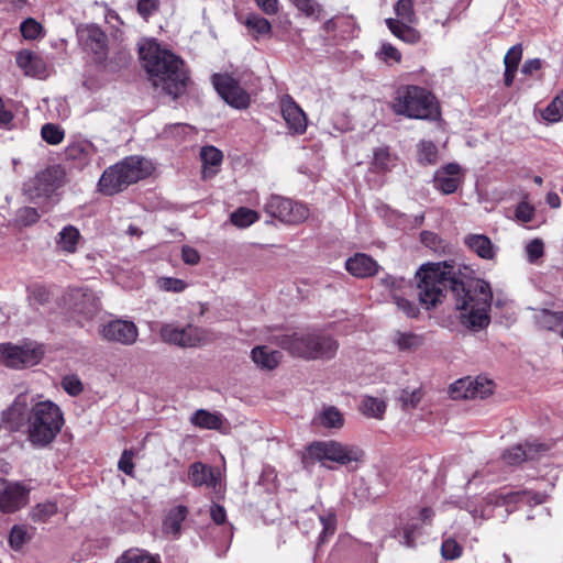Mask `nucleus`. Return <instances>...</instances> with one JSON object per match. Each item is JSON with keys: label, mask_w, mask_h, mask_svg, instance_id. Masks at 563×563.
<instances>
[{"label": "nucleus", "mask_w": 563, "mask_h": 563, "mask_svg": "<svg viewBox=\"0 0 563 563\" xmlns=\"http://www.w3.org/2000/svg\"><path fill=\"white\" fill-rule=\"evenodd\" d=\"M63 426L64 416L56 404L51 400L35 402L25 429L26 439L33 448L45 449L55 441Z\"/></svg>", "instance_id": "nucleus-3"}, {"label": "nucleus", "mask_w": 563, "mask_h": 563, "mask_svg": "<svg viewBox=\"0 0 563 563\" xmlns=\"http://www.w3.org/2000/svg\"><path fill=\"white\" fill-rule=\"evenodd\" d=\"M140 58L155 88H161L173 99L185 93L189 76L179 56L156 41H147L140 47Z\"/></svg>", "instance_id": "nucleus-2"}, {"label": "nucleus", "mask_w": 563, "mask_h": 563, "mask_svg": "<svg viewBox=\"0 0 563 563\" xmlns=\"http://www.w3.org/2000/svg\"><path fill=\"white\" fill-rule=\"evenodd\" d=\"M319 422L324 428L340 429L344 424V418L341 411L333 406L323 408L319 413Z\"/></svg>", "instance_id": "nucleus-33"}, {"label": "nucleus", "mask_w": 563, "mask_h": 563, "mask_svg": "<svg viewBox=\"0 0 563 563\" xmlns=\"http://www.w3.org/2000/svg\"><path fill=\"white\" fill-rule=\"evenodd\" d=\"M537 323L540 328L553 330L561 325L563 322V314L561 312H553L550 310H541L537 316Z\"/></svg>", "instance_id": "nucleus-39"}, {"label": "nucleus", "mask_w": 563, "mask_h": 563, "mask_svg": "<svg viewBox=\"0 0 563 563\" xmlns=\"http://www.w3.org/2000/svg\"><path fill=\"white\" fill-rule=\"evenodd\" d=\"M265 211L286 224H299L309 217V208L282 196H272L265 203Z\"/></svg>", "instance_id": "nucleus-9"}, {"label": "nucleus", "mask_w": 563, "mask_h": 563, "mask_svg": "<svg viewBox=\"0 0 563 563\" xmlns=\"http://www.w3.org/2000/svg\"><path fill=\"white\" fill-rule=\"evenodd\" d=\"M419 162L421 164H434L438 159V147L431 141H422L419 144Z\"/></svg>", "instance_id": "nucleus-46"}, {"label": "nucleus", "mask_w": 563, "mask_h": 563, "mask_svg": "<svg viewBox=\"0 0 563 563\" xmlns=\"http://www.w3.org/2000/svg\"><path fill=\"white\" fill-rule=\"evenodd\" d=\"M159 288L165 291L181 292L186 289L187 284L179 278L164 277L158 280Z\"/></svg>", "instance_id": "nucleus-58"}, {"label": "nucleus", "mask_w": 563, "mask_h": 563, "mask_svg": "<svg viewBox=\"0 0 563 563\" xmlns=\"http://www.w3.org/2000/svg\"><path fill=\"white\" fill-rule=\"evenodd\" d=\"M396 20L404 23L416 24L418 18L415 12V0H398L394 7Z\"/></svg>", "instance_id": "nucleus-35"}, {"label": "nucleus", "mask_w": 563, "mask_h": 563, "mask_svg": "<svg viewBox=\"0 0 563 563\" xmlns=\"http://www.w3.org/2000/svg\"><path fill=\"white\" fill-rule=\"evenodd\" d=\"M360 409L367 417L382 419L386 410V404L384 400L375 397H364Z\"/></svg>", "instance_id": "nucleus-36"}, {"label": "nucleus", "mask_w": 563, "mask_h": 563, "mask_svg": "<svg viewBox=\"0 0 563 563\" xmlns=\"http://www.w3.org/2000/svg\"><path fill=\"white\" fill-rule=\"evenodd\" d=\"M79 240V230L76 227L69 224L64 227L58 233L56 238V245L62 252L71 254L76 252Z\"/></svg>", "instance_id": "nucleus-28"}, {"label": "nucleus", "mask_w": 563, "mask_h": 563, "mask_svg": "<svg viewBox=\"0 0 563 563\" xmlns=\"http://www.w3.org/2000/svg\"><path fill=\"white\" fill-rule=\"evenodd\" d=\"M386 25L396 37L407 44H417L421 40L420 32L412 24L389 18L386 19Z\"/></svg>", "instance_id": "nucleus-24"}, {"label": "nucleus", "mask_w": 563, "mask_h": 563, "mask_svg": "<svg viewBox=\"0 0 563 563\" xmlns=\"http://www.w3.org/2000/svg\"><path fill=\"white\" fill-rule=\"evenodd\" d=\"M181 260L188 265H197L200 262V254L196 249L185 245L181 249Z\"/></svg>", "instance_id": "nucleus-63"}, {"label": "nucleus", "mask_w": 563, "mask_h": 563, "mask_svg": "<svg viewBox=\"0 0 563 563\" xmlns=\"http://www.w3.org/2000/svg\"><path fill=\"white\" fill-rule=\"evenodd\" d=\"M464 173L457 163H449L435 170L433 187L443 195L454 194L463 184Z\"/></svg>", "instance_id": "nucleus-18"}, {"label": "nucleus", "mask_w": 563, "mask_h": 563, "mask_svg": "<svg viewBox=\"0 0 563 563\" xmlns=\"http://www.w3.org/2000/svg\"><path fill=\"white\" fill-rule=\"evenodd\" d=\"M41 218L40 212L33 207L20 208L16 212V221L24 227L35 224Z\"/></svg>", "instance_id": "nucleus-50"}, {"label": "nucleus", "mask_w": 563, "mask_h": 563, "mask_svg": "<svg viewBox=\"0 0 563 563\" xmlns=\"http://www.w3.org/2000/svg\"><path fill=\"white\" fill-rule=\"evenodd\" d=\"M494 383L484 377H477L474 379L473 387L471 388L474 393V399H483L493 394Z\"/></svg>", "instance_id": "nucleus-51"}, {"label": "nucleus", "mask_w": 563, "mask_h": 563, "mask_svg": "<svg viewBox=\"0 0 563 563\" xmlns=\"http://www.w3.org/2000/svg\"><path fill=\"white\" fill-rule=\"evenodd\" d=\"M118 466H119L120 471H122L123 473H125L128 475H131L134 470L133 452L129 451V450L123 451V453L119 460Z\"/></svg>", "instance_id": "nucleus-62"}, {"label": "nucleus", "mask_w": 563, "mask_h": 563, "mask_svg": "<svg viewBox=\"0 0 563 563\" xmlns=\"http://www.w3.org/2000/svg\"><path fill=\"white\" fill-rule=\"evenodd\" d=\"M159 334L164 342L181 347L196 346L203 339L201 329L191 324L180 328L173 323H166L162 325Z\"/></svg>", "instance_id": "nucleus-14"}, {"label": "nucleus", "mask_w": 563, "mask_h": 563, "mask_svg": "<svg viewBox=\"0 0 563 563\" xmlns=\"http://www.w3.org/2000/svg\"><path fill=\"white\" fill-rule=\"evenodd\" d=\"M454 268L449 262L422 265L416 274L420 302L428 309L435 307L450 288L460 322L473 331L486 328L490 322V285L483 279L459 280Z\"/></svg>", "instance_id": "nucleus-1"}, {"label": "nucleus", "mask_w": 563, "mask_h": 563, "mask_svg": "<svg viewBox=\"0 0 563 563\" xmlns=\"http://www.w3.org/2000/svg\"><path fill=\"white\" fill-rule=\"evenodd\" d=\"M64 390L70 396H78L84 390L81 380L76 375H67L62 380Z\"/></svg>", "instance_id": "nucleus-56"}, {"label": "nucleus", "mask_w": 563, "mask_h": 563, "mask_svg": "<svg viewBox=\"0 0 563 563\" xmlns=\"http://www.w3.org/2000/svg\"><path fill=\"white\" fill-rule=\"evenodd\" d=\"M57 512V505L55 501L38 503L31 512L33 521L44 522Z\"/></svg>", "instance_id": "nucleus-40"}, {"label": "nucleus", "mask_w": 563, "mask_h": 563, "mask_svg": "<svg viewBox=\"0 0 563 563\" xmlns=\"http://www.w3.org/2000/svg\"><path fill=\"white\" fill-rule=\"evenodd\" d=\"M391 110L398 115L418 120H437L440 117L439 104L427 89L408 85L399 87L391 101Z\"/></svg>", "instance_id": "nucleus-6"}, {"label": "nucleus", "mask_w": 563, "mask_h": 563, "mask_svg": "<svg viewBox=\"0 0 563 563\" xmlns=\"http://www.w3.org/2000/svg\"><path fill=\"white\" fill-rule=\"evenodd\" d=\"M95 153V146L88 141L75 142L68 145L65 151L67 159L78 162L79 165L88 164Z\"/></svg>", "instance_id": "nucleus-27"}, {"label": "nucleus", "mask_w": 563, "mask_h": 563, "mask_svg": "<svg viewBox=\"0 0 563 563\" xmlns=\"http://www.w3.org/2000/svg\"><path fill=\"white\" fill-rule=\"evenodd\" d=\"M20 31L24 38L35 40L42 32V25L34 19L29 18L21 23Z\"/></svg>", "instance_id": "nucleus-54"}, {"label": "nucleus", "mask_w": 563, "mask_h": 563, "mask_svg": "<svg viewBox=\"0 0 563 563\" xmlns=\"http://www.w3.org/2000/svg\"><path fill=\"white\" fill-rule=\"evenodd\" d=\"M345 268L353 276L365 278L377 273L378 264L371 256L357 253L346 261Z\"/></svg>", "instance_id": "nucleus-22"}, {"label": "nucleus", "mask_w": 563, "mask_h": 563, "mask_svg": "<svg viewBox=\"0 0 563 563\" xmlns=\"http://www.w3.org/2000/svg\"><path fill=\"white\" fill-rule=\"evenodd\" d=\"M209 512L214 523L222 525L225 522L227 511L221 505L213 503L210 506Z\"/></svg>", "instance_id": "nucleus-64"}, {"label": "nucleus", "mask_w": 563, "mask_h": 563, "mask_svg": "<svg viewBox=\"0 0 563 563\" xmlns=\"http://www.w3.org/2000/svg\"><path fill=\"white\" fill-rule=\"evenodd\" d=\"M34 400L27 394H19L13 402L1 412V426L9 432H20L27 428Z\"/></svg>", "instance_id": "nucleus-10"}, {"label": "nucleus", "mask_w": 563, "mask_h": 563, "mask_svg": "<svg viewBox=\"0 0 563 563\" xmlns=\"http://www.w3.org/2000/svg\"><path fill=\"white\" fill-rule=\"evenodd\" d=\"M41 135L48 144L57 145L63 142L65 133L59 126L53 123H46L41 129Z\"/></svg>", "instance_id": "nucleus-45"}, {"label": "nucleus", "mask_w": 563, "mask_h": 563, "mask_svg": "<svg viewBox=\"0 0 563 563\" xmlns=\"http://www.w3.org/2000/svg\"><path fill=\"white\" fill-rule=\"evenodd\" d=\"M188 479L195 488L205 487L214 492L223 488L221 470L202 462H195L189 466Z\"/></svg>", "instance_id": "nucleus-16"}, {"label": "nucleus", "mask_w": 563, "mask_h": 563, "mask_svg": "<svg viewBox=\"0 0 563 563\" xmlns=\"http://www.w3.org/2000/svg\"><path fill=\"white\" fill-rule=\"evenodd\" d=\"M422 398V393L419 388L409 390H401L399 401L401 404L402 409H410L417 407Z\"/></svg>", "instance_id": "nucleus-53"}, {"label": "nucleus", "mask_w": 563, "mask_h": 563, "mask_svg": "<svg viewBox=\"0 0 563 563\" xmlns=\"http://www.w3.org/2000/svg\"><path fill=\"white\" fill-rule=\"evenodd\" d=\"M536 216V209L533 206L528 203L527 201H521L518 203L515 210L516 219L521 223H528L533 220Z\"/></svg>", "instance_id": "nucleus-55"}, {"label": "nucleus", "mask_w": 563, "mask_h": 563, "mask_svg": "<svg viewBox=\"0 0 563 563\" xmlns=\"http://www.w3.org/2000/svg\"><path fill=\"white\" fill-rule=\"evenodd\" d=\"M276 344L292 356L305 360L332 358L338 350L336 341L320 331L279 335Z\"/></svg>", "instance_id": "nucleus-4"}, {"label": "nucleus", "mask_w": 563, "mask_h": 563, "mask_svg": "<svg viewBox=\"0 0 563 563\" xmlns=\"http://www.w3.org/2000/svg\"><path fill=\"white\" fill-rule=\"evenodd\" d=\"M65 184V172L52 165L36 173L23 185V195L32 202L49 199Z\"/></svg>", "instance_id": "nucleus-8"}, {"label": "nucleus", "mask_w": 563, "mask_h": 563, "mask_svg": "<svg viewBox=\"0 0 563 563\" xmlns=\"http://www.w3.org/2000/svg\"><path fill=\"white\" fill-rule=\"evenodd\" d=\"M397 161V155L388 146L377 147L373 152L371 168L376 173H387L396 166Z\"/></svg>", "instance_id": "nucleus-26"}, {"label": "nucleus", "mask_w": 563, "mask_h": 563, "mask_svg": "<svg viewBox=\"0 0 563 563\" xmlns=\"http://www.w3.org/2000/svg\"><path fill=\"white\" fill-rule=\"evenodd\" d=\"M79 41L84 49L93 54L99 63L106 60L108 52V36L96 25H89L79 33Z\"/></svg>", "instance_id": "nucleus-19"}, {"label": "nucleus", "mask_w": 563, "mask_h": 563, "mask_svg": "<svg viewBox=\"0 0 563 563\" xmlns=\"http://www.w3.org/2000/svg\"><path fill=\"white\" fill-rule=\"evenodd\" d=\"M43 353L42 347L34 343L24 345H13L11 343L0 344V360L8 367L12 368L33 366L40 363Z\"/></svg>", "instance_id": "nucleus-11"}, {"label": "nucleus", "mask_w": 563, "mask_h": 563, "mask_svg": "<svg viewBox=\"0 0 563 563\" xmlns=\"http://www.w3.org/2000/svg\"><path fill=\"white\" fill-rule=\"evenodd\" d=\"M552 444L541 442H526L506 450L501 455V462L508 466H518L526 461H536L549 452Z\"/></svg>", "instance_id": "nucleus-15"}, {"label": "nucleus", "mask_w": 563, "mask_h": 563, "mask_svg": "<svg viewBox=\"0 0 563 563\" xmlns=\"http://www.w3.org/2000/svg\"><path fill=\"white\" fill-rule=\"evenodd\" d=\"M188 515V509L185 506H176L169 510L164 522L163 529L165 533L178 536L181 530V523Z\"/></svg>", "instance_id": "nucleus-29"}, {"label": "nucleus", "mask_w": 563, "mask_h": 563, "mask_svg": "<svg viewBox=\"0 0 563 563\" xmlns=\"http://www.w3.org/2000/svg\"><path fill=\"white\" fill-rule=\"evenodd\" d=\"M161 8L159 0H137L136 12L145 21H147L153 14L157 13Z\"/></svg>", "instance_id": "nucleus-52"}, {"label": "nucleus", "mask_w": 563, "mask_h": 563, "mask_svg": "<svg viewBox=\"0 0 563 563\" xmlns=\"http://www.w3.org/2000/svg\"><path fill=\"white\" fill-rule=\"evenodd\" d=\"M260 214L250 208L240 207L230 214V222L239 228L245 229L258 221Z\"/></svg>", "instance_id": "nucleus-32"}, {"label": "nucleus", "mask_w": 563, "mask_h": 563, "mask_svg": "<svg viewBox=\"0 0 563 563\" xmlns=\"http://www.w3.org/2000/svg\"><path fill=\"white\" fill-rule=\"evenodd\" d=\"M522 58V46L520 44L514 45L506 53L504 58L505 67L518 69V65Z\"/></svg>", "instance_id": "nucleus-59"}, {"label": "nucleus", "mask_w": 563, "mask_h": 563, "mask_svg": "<svg viewBox=\"0 0 563 563\" xmlns=\"http://www.w3.org/2000/svg\"><path fill=\"white\" fill-rule=\"evenodd\" d=\"M393 342L399 351H416L423 344V336L413 332L396 331Z\"/></svg>", "instance_id": "nucleus-31"}, {"label": "nucleus", "mask_w": 563, "mask_h": 563, "mask_svg": "<svg viewBox=\"0 0 563 563\" xmlns=\"http://www.w3.org/2000/svg\"><path fill=\"white\" fill-rule=\"evenodd\" d=\"M212 84L220 97L232 108L243 110L250 107L251 97L240 82L228 74H214Z\"/></svg>", "instance_id": "nucleus-12"}, {"label": "nucleus", "mask_w": 563, "mask_h": 563, "mask_svg": "<svg viewBox=\"0 0 563 563\" xmlns=\"http://www.w3.org/2000/svg\"><path fill=\"white\" fill-rule=\"evenodd\" d=\"M190 422L201 429L218 430L222 426V416L205 409H198L190 417Z\"/></svg>", "instance_id": "nucleus-30"}, {"label": "nucleus", "mask_w": 563, "mask_h": 563, "mask_svg": "<svg viewBox=\"0 0 563 563\" xmlns=\"http://www.w3.org/2000/svg\"><path fill=\"white\" fill-rule=\"evenodd\" d=\"M463 548L454 538H445L441 544V555L445 560H456L462 556Z\"/></svg>", "instance_id": "nucleus-44"}, {"label": "nucleus", "mask_w": 563, "mask_h": 563, "mask_svg": "<svg viewBox=\"0 0 563 563\" xmlns=\"http://www.w3.org/2000/svg\"><path fill=\"white\" fill-rule=\"evenodd\" d=\"M115 563H157L147 552L140 549L125 551Z\"/></svg>", "instance_id": "nucleus-42"}, {"label": "nucleus", "mask_w": 563, "mask_h": 563, "mask_svg": "<svg viewBox=\"0 0 563 563\" xmlns=\"http://www.w3.org/2000/svg\"><path fill=\"white\" fill-rule=\"evenodd\" d=\"M152 170L153 166L147 159L136 155L128 156L104 169L98 183L99 191L113 196L148 177Z\"/></svg>", "instance_id": "nucleus-5"}, {"label": "nucleus", "mask_w": 563, "mask_h": 563, "mask_svg": "<svg viewBox=\"0 0 563 563\" xmlns=\"http://www.w3.org/2000/svg\"><path fill=\"white\" fill-rule=\"evenodd\" d=\"M282 115L292 134H303L307 129V118L302 109L290 96L280 100Z\"/></svg>", "instance_id": "nucleus-20"}, {"label": "nucleus", "mask_w": 563, "mask_h": 563, "mask_svg": "<svg viewBox=\"0 0 563 563\" xmlns=\"http://www.w3.org/2000/svg\"><path fill=\"white\" fill-rule=\"evenodd\" d=\"M320 521L322 523V532L319 536V544L323 543L328 536L334 534L336 530V516L334 512L330 511L325 515H321Z\"/></svg>", "instance_id": "nucleus-49"}, {"label": "nucleus", "mask_w": 563, "mask_h": 563, "mask_svg": "<svg viewBox=\"0 0 563 563\" xmlns=\"http://www.w3.org/2000/svg\"><path fill=\"white\" fill-rule=\"evenodd\" d=\"M253 362L262 369L272 371L282 362L283 354L266 345L255 346L251 352Z\"/></svg>", "instance_id": "nucleus-23"}, {"label": "nucleus", "mask_w": 563, "mask_h": 563, "mask_svg": "<svg viewBox=\"0 0 563 563\" xmlns=\"http://www.w3.org/2000/svg\"><path fill=\"white\" fill-rule=\"evenodd\" d=\"M474 378L464 377L454 382L449 389L452 399H474L472 387Z\"/></svg>", "instance_id": "nucleus-34"}, {"label": "nucleus", "mask_w": 563, "mask_h": 563, "mask_svg": "<svg viewBox=\"0 0 563 563\" xmlns=\"http://www.w3.org/2000/svg\"><path fill=\"white\" fill-rule=\"evenodd\" d=\"M465 245L484 260H492L495 256L494 245L490 239L484 234H468L464 239Z\"/></svg>", "instance_id": "nucleus-25"}, {"label": "nucleus", "mask_w": 563, "mask_h": 563, "mask_svg": "<svg viewBox=\"0 0 563 563\" xmlns=\"http://www.w3.org/2000/svg\"><path fill=\"white\" fill-rule=\"evenodd\" d=\"M201 161L205 169L207 166H218L221 164L223 155L222 152L216 148L214 146H205L200 153ZM206 174V170L203 172Z\"/></svg>", "instance_id": "nucleus-48"}, {"label": "nucleus", "mask_w": 563, "mask_h": 563, "mask_svg": "<svg viewBox=\"0 0 563 563\" xmlns=\"http://www.w3.org/2000/svg\"><path fill=\"white\" fill-rule=\"evenodd\" d=\"M30 540L31 536L29 534L27 528L25 526L12 527L9 534V544L13 550H21L23 545Z\"/></svg>", "instance_id": "nucleus-43"}, {"label": "nucleus", "mask_w": 563, "mask_h": 563, "mask_svg": "<svg viewBox=\"0 0 563 563\" xmlns=\"http://www.w3.org/2000/svg\"><path fill=\"white\" fill-rule=\"evenodd\" d=\"M543 120L554 123L562 119L563 117V90L560 91L555 98L547 106V108L542 111Z\"/></svg>", "instance_id": "nucleus-37"}, {"label": "nucleus", "mask_w": 563, "mask_h": 563, "mask_svg": "<svg viewBox=\"0 0 563 563\" xmlns=\"http://www.w3.org/2000/svg\"><path fill=\"white\" fill-rule=\"evenodd\" d=\"M69 310L82 320H91L100 311L99 297L88 288H73L66 296Z\"/></svg>", "instance_id": "nucleus-13"}, {"label": "nucleus", "mask_w": 563, "mask_h": 563, "mask_svg": "<svg viewBox=\"0 0 563 563\" xmlns=\"http://www.w3.org/2000/svg\"><path fill=\"white\" fill-rule=\"evenodd\" d=\"M244 24L250 31L254 32L256 36L266 35L272 32V25L268 20L255 13L249 14Z\"/></svg>", "instance_id": "nucleus-38"}, {"label": "nucleus", "mask_w": 563, "mask_h": 563, "mask_svg": "<svg viewBox=\"0 0 563 563\" xmlns=\"http://www.w3.org/2000/svg\"><path fill=\"white\" fill-rule=\"evenodd\" d=\"M377 55L385 63H399L401 60V53L390 43H383Z\"/></svg>", "instance_id": "nucleus-57"}, {"label": "nucleus", "mask_w": 563, "mask_h": 563, "mask_svg": "<svg viewBox=\"0 0 563 563\" xmlns=\"http://www.w3.org/2000/svg\"><path fill=\"white\" fill-rule=\"evenodd\" d=\"M100 334L108 342L132 345L137 340L139 329L133 321L115 319L103 324Z\"/></svg>", "instance_id": "nucleus-17"}, {"label": "nucleus", "mask_w": 563, "mask_h": 563, "mask_svg": "<svg viewBox=\"0 0 563 563\" xmlns=\"http://www.w3.org/2000/svg\"><path fill=\"white\" fill-rule=\"evenodd\" d=\"M291 3L305 15L320 19L322 7L316 0H290Z\"/></svg>", "instance_id": "nucleus-47"}, {"label": "nucleus", "mask_w": 563, "mask_h": 563, "mask_svg": "<svg viewBox=\"0 0 563 563\" xmlns=\"http://www.w3.org/2000/svg\"><path fill=\"white\" fill-rule=\"evenodd\" d=\"M394 300L398 309L401 310L407 317L416 318L419 314V309L415 302L396 295H394Z\"/></svg>", "instance_id": "nucleus-60"}, {"label": "nucleus", "mask_w": 563, "mask_h": 563, "mask_svg": "<svg viewBox=\"0 0 563 563\" xmlns=\"http://www.w3.org/2000/svg\"><path fill=\"white\" fill-rule=\"evenodd\" d=\"M526 252L529 262H536L538 258H540L544 253V245L543 242L539 239L532 240L527 246Z\"/></svg>", "instance_id": "nucleus-61"}, {"label": "nucleus", "mask_w": 563, "mask_h": 563, "mask_svg": "<svg viewBox=\"0 0 563 563\" xmlns=\"http://www.w3.org/2000/svg\"><path fill=\"white\" fill-rule=\"evenodd\" d=\"M26 495H0V511L11 514L25 505Z\"/></svg>", "instance_id": "nucleus-41"}, {"label": "nucleus", "mask_w": 563, "mask_h": 563, "mask_svg": "<svg viewBox=\"0 0 563 563\" xmlns=\"http://www.w3.org/2000/svg\"><path fill=\"white\" fill-rule=\"evenodd\" d=\"M15 62L26 76H42L46 71L44 59L38 54L29 49L18 52Z\"/></svg>", "instance_id": "nucleus-21"}, {"label": "nucleus", "mask_w": 563, "mask_h": 563, "mask_svg": "<svg viewBox=\"0 0 563 563\" xmlns=\"http://www.w3.org/2000/svg\"><path fill=\"white\" fill-rule=\"evenodd\" d=\"M308 459L314 461H330L342 466L357 467L365 461V452L358 445L342 443L335 440L314 441L307 448Z\"/></svg>", "instance_id": "nucleus-7"}]
</instances>
